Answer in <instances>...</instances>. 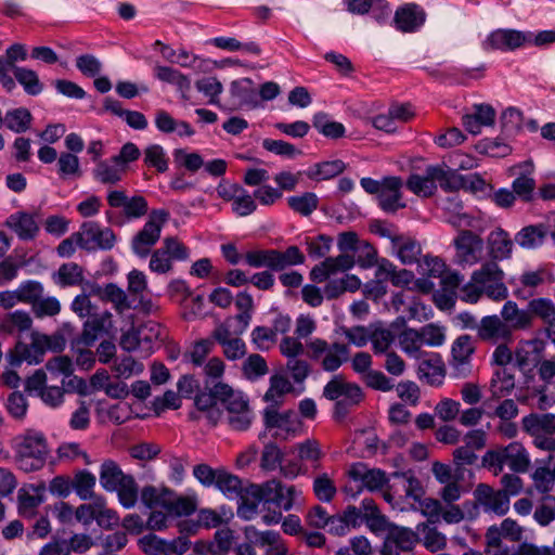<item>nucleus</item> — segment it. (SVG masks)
Instances as JSON below:
<instances>
[{
  "label": "nucleus",
  "instance_id": "nucleus-1",
  "mask_svg": "<svg viewBox=\"0 0 555 555\" xmlns=\"http://www.w3.org/2000/svg\"><path fill=\"white\" fill-rule=\"evenodd\" d=\"M280 351L288 359H297L304 353L305 347L307 356L311 360H321V366L326 372H334L338 370L345 362L348 361L350 350L347 344L334 341L328 344L323 338H313L306 343L299 341L298 337L286 336L280 343Z\"/></svg>",
  "mask_w": 555,
  "mask_h": 555
},
{
  "label": "nucleus",
  "instance_id": "nucleus-2",
  "mask_svg": "<svg viewBox=\"0 0 555 555\" xmlns=\"http://www.w3.org/2000/svg\"><path fill=\"white\" fill-rule=\"evenodd\" d=\"M437 182L447 191H456L464 186V179L446 165L428 166L425 175L412 173L405 185L416 196L430 197L437 191Z\"/></svg>",
  "mask_w": 555,
  "mask_h": 555
},
{
  "label": "nucleus",
  "instance_id": "nucleus-3",
  "mask_svg": "<svg viewBox=\"0 0 555 555\" xmlns=\"http://www.w3.org/2000/svg\"><path fill=\"white\" fill-rule=\"evenodd\" d=\"M482 466L498 476L506 464L516 474L527 473L531 466L529 452L521 442L514 441L505 447L488 450L482 459Z\"/></svg>",
  "mask_w": 555,
  "mask_h": 555
},
{
  "label": "nucleus",
  "instance_id": "nucleus-4",
  "mask_svg": "<svg viewBox=\"0 0 555 555\" xmlns=\"http://www.w3.org/2000/svg\"><path fill=\"white\" fill-rule=\"evenodd\" d=\"M522 430L532 438L533 446L542 451H555V414L532 412L521 418Z\"/></svg>",
  "mask_w": 555,
  "mask_h": 555
},
{
  "label": "nucleus",
  "instance_id": "nucleus-5",
  "mask_svg": "<svg viewBox=\"0 0 555 555\" xmlns=\"http://www.w3.org/2000/svg\"><path fill=\"white\" fill-rule=\"evenodd\" d=\"M30 340L29 345H16V351L20 354V359L16 360L17 364L23 360L28 363H39L47 351L61 352L66 346V339L61 333L47 335L34 331L30 334Z\"/></svg>",
  "mask_w": 555,
  "mask_h": 555
},
{
  "label": "nucleus",
  "instance_id": "nucleus-6",
  "mask_svg": "<svg viewBox=\"0 0 555 555\" xmlns=\"http://www.w3.org/2000/svg\"><path fill=\"white\" fill-rule=\"evenodd\" d=\"M524 528L512 518H505L500 526L488 528L486 539L487 555H508V548L503 545L502 539H508L512 542H519L522 539Z\"/></svg>",
  "mask_w": 555,
  "mask_h": 555
},
{
  "label": "nucleus",
  "instance_id": "nucleus-7",
  "mask_svg": "<svg viewBox=\"0 0 555 555\" xmlns=\"http://www.w3.org/2000/svg\"><path fill=\"white\" fill-rule=\"evenodd\" d=\"M169 214L166 210H152L149 220L145 222L132 240V249L139 257H146L151 248L160 237L162 229L166 223Z\"/></svg>",
  "mask_w": 555,
  "mask_h": 555
},
{
  "label": "nucleus",
  "instance_id": "nucleus-8",
  "mask_svg": "<svg viewBox=\"0 0 555 555\" xmlns=\"http://www.w3.org/2000/svg\"><path fill=\"white\" fill-rule=\"evenodd\" d=\"M503 279L504 272L496 263V260L493 259L482 263L472 274V281L480 284L483 287L485 294L493 300H503L507 297L508 293Z\"/></svg>",
  "mask_w": 555,
  "mask_h": 555
},
{
  "label": "nucleus",
  "instance_id": "nucleus-9",
  "mask_svg": "<svg viewBox=\"0 0 555 555\" xmlns=\"http://www.w3.org/2000/svg\"><path fill=\"white\" fill-rule=\"evenodd\" d=\"M455 261L461 267H473L483 258V240L470 230H461L454 238Z\"/></svg>",
  "mask_w": 555,
  "mask_h": 555
},
{
  "label": "nucleus",
  "instance_id": "nucleus-10",
  "mask_svg": "<svg viewBox=\"0 0 555 555\" xmlns=\"http://www.w3.org/2000/svg\"><path fill=\"white\" fill-rule=\"evenodd\" d=\"M234 333L232 317L216 325L211 338L222 347L223 356L231 361L240 360L247 353L245 341Z\"/></svg>",
  "mask_w": 555,
  "mask_h": 555
},
{
  "label": "nucleus",
  "instance_id": "nucleus-11",
  "mask_svg": "<svg viewBox=\"0 0 555 555\" xmlns=\"http://www.w3.org/2000/svg\"><path fill=\"white\" fill-rule=\"evenodd\" d=\"M25 389L29 392H36L42 402L51 408H57L64 402L67 390L64 379L61 386L48 385V376L43 370H36L26 379Z\"/></svg>",
  "mask_w": 555,
  "mask_h": 555
},
{
  "label": "nucleus",
  "instance_id": "nucleus-12",
  "mask_svg": "<svg viewBox=\"0 0 555 555\" xmlns=\"http://www.w3.org/2000/svg\"><path fill=\"white\" fill-rule=\"evenodd\" d=\"M76 245L86 250L111 249L116 241L109 228L102 229L95 222L82 223L80 230L74 233Z\"/></svg>",
  "mask_w": 555,
  "mask_h": 555
},
{
  "label": "nucleus",
  "instance_id": "nucleus-13",
  "mask_svg": "<svg viewBox=\"0 0 555 555\" xmlns=\"http://www.w3.org/2000/svg\"><path fill=\"white\" fill-rule=\"evenodd\" d=\"M188 256V248L177 237H166L162 247L152 254L149 267L153 272L164 274L172 269V259L184 260Z\"/></svg>",
  "mask_w": 555,
  "mask_h": 555
},
{
  "label": "nucleus",
  "instance_id": "nucleus-14",
  "mask_svg": "<svg viewBox=\"0 0 555 555\" xmlns=\"http://www.w3.org/2000/svg\"><path fill=\"white\" fill-rule=\"evenodd\" d=\"M47 455V446L42 437H25L18 447L17 463L25 472H33L41 468Z\"/></svg>",
  "mask_w": 555,
  "mask_h": 555
},
{
  "label": "nucleus",
  "instance_id": "nucleus-15",
  "mask_svg": "<svg viewBox=\"0 0 555 555\" xmlns=\"http://www.w3.org/2000/svg\"><path fill=\"white\" fill-rule=\"evenodd\" d=\"M264 425L267 428H276L281 433L276 436L282 439L294 437L302 430V422L293 410L279 412L276 408L270 406L264 411Z\"/></svg>",
  "mask_w": 555,
  "mask_h": 555
},
{
  "label": "nucleus",
  "instance_id": "nucleus-16",
  "mask_svg": "<svg viewBox=\"0 0 555 555\" xmlns=\"http://www.w3.org/2000/svg\"><path fill=\"white\" fill-rule=\"evenodd\" d=\"M385 531L387 533L380 550L382 555H399L411 551L417 542V533L409 528L389 524Z\"/></svg>",
  "mask_w": 555,
  "mask_h": 555
},
{
  "label": "nucleus",
  "instance_id": "nucleus-17",
  "mask_svg": "<svg viewBox=\"0 0 555 555\" xmlns=\"http://www.w3.org/2000/svg\"><path fill=\"white\" fill-rule=\"evenodd\" d=\"M138 544L146 555H183L190 546L183 537L167 541L152 533L140 538Z\"/></svg>",
  "mask_w": 555,
  "mask_h": 555
},
{
  "label": "nucleus",
  "instance_id": "nucleus-18",
  "mask_svg": "<svg viewBox=\"0 0 555 555\" xmlns=\"http://www.w3.org/2000/svg\"><path fill=\"white\" fill-rule=\"evenodd\" d=\"M480 340L496 345L500 341L512 340L511 327L498 315L483 317L477 326Z\"/></svg>",
  "mask_w": 555,
  "mask_h": 555
},
{
  "label": "nucleus",
  "instance_id": "nucleus-19",
  "mask_svg": "<svg viewBox=\"0 0 555 555\" xmlns=\"http://www.w3.org/2000/svg\"><path fill=\"white\" fill-rule=\"evenodd\" d=\"M323 396L328 400H341L348 401L349 404H358L362 398L363 392L361 388L345 380L341 375L334 376L324 387Z\"/></svg>",
  "mask_w": 555,
  "mask_h": 555
},
{
  "label": "nucleus",
  "instance_id": "nucleus-20",
  "mask_svg": "<svg viewBox=\"0 0 555 555\" xmlns=\"http://www.w3.org/2000/svg\"><path fill=\"white\" fill-rule=\"evenodd\" d=\"M474 495L486 511H490L496 515L503 516L509 509V499L505 495V492L494 490L489 485H478L474 491Z\"/></svg>",
  "mask_w": 555,
  "mask_h": 555
},
{
  "label": "nucleus",
  "instance_id": "nucleus-21",
  "mask_svg": "<svg viewBox=\"0 0 555 555\" xmlns=\"http://www.w3.org/2000/svg\"><path fill=\"white\" fill-rule=\"evenodd\" d=\"M348 475L354 481H360L371 492L383 490L389 482L385 472L379 468H369L364 463L352 464Z\"/></svg>",
  "mask_w": 555,
  "mask_h": 555
},
{
  "label": "nucleus",
  "instance_id": "nucleus-22",
  "mask_svg": "<svg viewBox=\"0 0 555 555\" xmlns=\"http://www.w3.org/2000/svg\"><path fill=\"white\" fill-rule=\"evenodd\" d=\"M402 186L403 182L399 177L384 178V186L378 196V203L383 210L393 212L405 207V204L401 203Z\"/></svg>",
  "mask_w": 555,
  "mask_h": 555
},
{
  "label": "nucleus",
  "instance_id": "nucleus-23",
  "mask_svg": "<svg viewBox=\"0 0 555 555\" xmlns=\"http://www.w3.org/2000/svg\"><path fill=\"white\" fill-rule=\"evenodd\" d=\"M248 537L258 547H266V555H295L288 550L279 532L249 530Z\"/></svg>",
  "mask_w": 555,
  "mask_h": 555
},
{
  "label": "nucleus",
  "instance_id": "nucleus-24",
  "mask_svg": "<svg viewBox=\"0 0 555 555\" xmlns=\"http://www.w3.org/2000/svg\"><path fill=\"white\" fill-rule=\"evenodd\" d=\"M391 490L399 499H413L417 501L422 498L424 491L420 480L411 473H395Z\"/></svg>",
  "mask_w": 555,
  "mask_h": 555
},
{
  "label": "nucleus",
  "instance_id": "nucleus-25",
  "mask_svg": "<svg viewBox=\"0 0 555 555\" xmlns=\"http://www.w3.org/2000/svg\"><path fill=\"white\" fill-rule=\"evenodd\" d=\"M522 33L513 29H496L489 35L483 46L487 50H514L525 42Z\"/></svg>",
  "mask_w": 555,
  "mask_h": 555
},
{
  "label": "nucleus",
  "instance_id": "nucleus-26",
  "mask_svg": "<svg viewBox=\"0 0 555 555\" xmlns=\"http://www.w3.org/2000/svg\"><path fill=\"white\" fill-rule=\"evenodd\" d=\"M425 22V13L415 4L399 8L393 16L396 28L403 33H412Z\"/></svg>",
  "mask_w": 555,
  "mask_h": 555
},
{
  "label": "nucleus",
  "instance_id": "nucleus-27",
  "mask_svg": "<svg viewBox=\"0 0 555 555\" xmlns=\"http://www.w3.org/2000/svg\"><path fill=\"white\" fill-rule=\"evenodd\" d=\"M501 320L509 327L511 333L517 330H527L532 325V317L528 310L519 309L514 301H506L501 310Z\"/></svg>",
  "mask_w": 555,
  "mask_h": 555
},
{
  "label": "nucleus",
  "instance_id": "nucleus-28",
  "mask_svg": "<svg viewBox=\"0 0 555 555\" xmlns=\"http://www.w3.org/2000/svg\"><path fill=\"white\" fill-rule=\"evenodd\" d=\"M495 119V111L490 105H476L472 114L463 117V124L466 130L473 134H478L482 126L493 125Z\"/></svg>",
  "mask_w": 555,
  "mask_h": 555
},
{
  "label": "nucleus",
  "instance_id": "nucleus-29",
  "mask_svg": "<svg viewBox=\"0 0 555 555\" xmlns=\"http://www.w3.org/2000/svg\"><path fill=\"white\" fill-rule=\"evenodd\" d=\"M488 250L491 259L502 260L512 254L513 242L508 234L501 228L491 231L487 238Z\"/></svg>",
  "mask_w": 555,
  "mask_h": 555
},
{
  "label": "nucleus",
  "instance_id": "nucleus-30",
  "mask_svg": "<svg viewBox=\"0 0 555 555\" xmlns=\"http://www.w3.org/2000/svg\"><path fill=\"white\" fill-rule=\"evenodd\" d=\"M5 225L14 231L22 240L34 238L39 230L34 217L26 212L11 215L7 219Z\"/></svg>",
  "mask_w": 555,
  "mask_h": 555
},
{
  "label": "nucleus",
  "instance_id": "nucleus-31",
  "mask_svg": "<svg viewBox=\"0 0 555 555\" xmlns=\"http://www.w3.org/2000/svg\"><path fill=\"white\" fill-rule=\"evenodd\" d=\"M519 168L522 169L524 172L513 181V192L522 201L530 202L533 198L535 190V180L530 177V173L533 170V164L528 160L520 164Z\"/></svg>",
  "mask_w": 555,
  "mask_h": 555
},
{
  "label": "nucleus",
  "instance_id": "nucleus-32",
  "mask_svg": "<svg viewBox=\"0 0 555 555\" xmlns=\"http://www.w3.org/2000/svg\"><path fill=\"white\" fill-rule=\"evenodd\" d=\"M515 388V376L506 369H499L493 373L489 390L493 399L508 396Z\"/></svg>",
  "mask_w": 555,
  "mask_h": 555
},
{
  "label": "nucleus",
  "instance_id": "nucleus-33",
  "mask_svg": "<svg viewBox=\"0 0 555 555\" xmlns=\"http://www.w3.org/2000/svg\"><path fill=\"white\" fill-rule=\"evenodd\" d=\"M235 543L234 531L228 527L219 528L214 535L212 541L203 544L209 555H228Z\"/></svg>",
  "mask_w": 555,
  "mask_h": 555
},
{
  "label": "nucleus",
  "instance_id": "nucleus-34",
  "mask_svg": "<svg viewBox=\"0 0 555 555\" xmlns=\"http://www.w3.org/2000/svg\"><path fill=\"white\" fill-rule=\"evenodd\" d=\"M392 249L403 264L416 262L421 255V246L412 238L391 237Z\"/></svg>",
  "mask_w": 555,
  "mask_h": 555
},
{
  "label": "nucleus",
  "instance_id": "nucleus-35",
  "mask_svg": "<svg viewBox=\"0 0 555 555\" xmlns=\"http://www.w3.org/2000/svg\"><path fill=\"white\" fill-rule=\"evenodd\" d=\"M90 403L81 399L75 400L72 406V412L68 415L69 428L75 431H85L90 426Z\"/></svg>",
  "mask_w": 555,
  "mask_h": 555
},
{
  "label": "nucleus",
  "instance_id": "nucleus-36",
  "mask_svg": "<svg viewBox=\"0 0 555 555\" xmlns=\"http://www.w3.org/2000/svg\"><path fill=\"white\" fill-rule=\"evenodd\" d=\"M235 305L240 313L233 317L234 333L242 335L249 326L251 320V311L254 308L253 298L250 295L242 293L237 296Z\"/></svg>",
  "mask_w": 555,
  "mask_h": 555
},
{
  "label": "nucleus",
  "instance_id": "nucleus-37",
  "mask_svg": "<svg viewBox=\"0 0 555 555\" xmlns=\"http://www.w3.org/2000/svg\"><path fill=\"white\" fill-rule=\"evenodd\" d=\"M155 75L160 81L176 85L181 91L182 98L188 99L186 93L191 89V80L188 76L172 67L162 65L155 66Z\"/></svg>",
  "mask_w": 555,
  "mask_h": 555
},
{
  "label": "nucleus",
  "instance_id": "nucleus-38",
  "mask_svg": "<svg viewBox=\"0 0 555 555\" xmlns=\"http://www.w3.org/2000/svg\"><path fill=\"white\" fill-rule=\"evenodd\" d=\"M398 344L401 350L411 358L421 359L424 354V346L418 331L415 328H404L398 335Z\"/></svg>",
  "mask_w": 555,
  "mask_h": 555
},
{
  "label": "nucleus",
  "instance_id": "nucleus-39",
  "mask_svg": "<svg viewBox=\"0 0 555 555\" xmlns=\"http://www.w3.org/2000/svg\"><path fill=\"white\" fill-rule=\"evenodd\" d=\"M129 476L114 461H105L101 466L100 483L106 491H115Z\"/></svg>",
  "mask_w": 555,
  "mask_h": 555
},
{
  "label": "nucleus",
  "instance_id": "nucleus-40",
  "mask_svg": "<svg viewBox=\"0 0 555 555\" xmlns=\"http://www.w3.org/2000/svg\"><path fill=\"white\" fill-rule=\"evenodd\" d=\"M164 508L173 516H188L196 509L195 500L188 496H176L168 490V496L164 501Z\"/></svg>",
  "mask_w": 555,
  "mask_h": 555
},
{
  "label": "nucleus",
  "instance_id": "nucleus-41",
  "mask_svg": "<svg viewBox=\"0 0 555 555\" xmlns=\"http://www.w3.org/2000/svg\"><path fill=\"white\" fill-rule=\"evenodd\" d=\"M230 91L233 96L241 100V105H248L255 108L259 104L257 92L249 78L232 81Z\"/></svg>",
  "mask_w": 555,
  "mask_h": 555
},
{
  "label": "nucleus",
  "instance_id": "nucleus-42",
  "mask_svg": "<svg viewBox=\"0 0 555 555\" xmlns=\"http://www.w3.org/2000/svg\"><path fill=\"white\" fill-rule=\"evenodd\" d=\"M545 271H526L519 276L521 287L515 291L516 297H531L534 295V289L545 282Z\"/></svg>",
  "mask_w": 555,
  "mask_h": 555
},
{
  "label": "nucleus",
  "instance_id": "nucleus-43",
  "mask_svg": "<svg viewBox=\"0 0 555 555\" xmlns=\"http://www.w3.org/2000/svg\"><path fill=\"white\" fill-rule=\"evenodd\" d=\"M125 172L126 166L120 165L118 162H113V158L111 163H99L94 170L95 178L104 184L117 183Z\"/></svg>",
  "mask_w": 555,
  "mask_h": 555
},
{
  "label": "nucleus",
  "instance_id": "nucleus-44",
  "mask_svg": "<svg viewBox=\"0 0 555 555\" xmlns=\"http://www.w3.org/2000/svg\"><path fill=\"white\" fill-rule=\"evenodd\" d=\"M546 236L543 225H528L516 235V242L522 248L531 249L542 245Z\"/></svg>",
  "mask_w": 555,
  "mask_h": 555
},
{
  "label": "nucleus",
  "instance_id": "nucleus-45",
  "mask_svg": "<svg viewBox=\"0 0 555 555\" xmlns=\"http://www.w3.org/2000/svg\"><path fill=\"white\" fill-rule=\"evenodd\" d=\"M363 519L373 532L384 531L389 525L373 500L362 502Z\"/></svg>",
  "mask_w": 555,
  "mask_h": 555
},
{
  "label": "nucleus",
  "instance_id": "nucleus-46",
  "mask_svg": "<svg viewBox=\"0 0 555 555\" xmlns=\"http://www.w3.org/2000/svg\"><path fill=\"white\" fill-rule=\"evenodd\" d=\"M292 390L289 380L283 375H273L270 378V387L264 393V401L272 403L276 406L282 403L285 393Z\"/></svg>",
  "mask_w": 555,
  "mask_h": 555
},
{
  "label": "nucleus",
  "instance_id": "nucleus-47",
  "mask_svg": "<svg viewBox=\"0 0 555 555\" xmlns=\"http://www.w3.org/2000/svg\"><path fill=\"white\" fill-rule=\"evenodd\" d=\"M31 489L35 491L34 494H31L26 488H22L18 491L20 512L25 516H31L34 514V509L43 501L42 493L44 487H31Z\"/></svg>",
  "mask_w": 555,
  "mask_h": 555
},
{
  "label": "nucleus",
  "instance_id": "nucleus-48",
  "mask_svg": "<svg viewBox=\"0 0 555 555\" xmlns=\"http://www.w3.org/2000/svg\"><path fill=\"white\" fill-rule=\"evenodd\" d=\"M416 533L422 535L424 546L430 552H438L447 545L446 537L428 524H420Z\"/></svg>",
  "mask_w": 555,
  "mask_h": 555
},
{
  "label": "nucleus",
  "instance_id": "nucleus-49",
  "mask_svg": "<svg viewBox=\"0 0 555 555\" xmlns=\"http://www.w3.org/2000/svg\"><path fill=\"white\" fill-rule=\"evenodd\" d=\"M103 302H109L118 314H124L132 308L129 295L115 283H108Z\"/></svg>",
  "mask_w": 555,
  "mask_h": 555
},
{
  "label": "nucleus",
  "instance_id": "nucleus-50",
  "mask_svg": "<svg viewBox=\"0 0 555 555\" xmlns=\"http://www.w3.org/2000/svg\"><path fill=\"white\" fill-rule=\"evenodd\" d=\"M95 476L87 470L78 472L73 479V488L81 500H92L94 494Z\"/></svg>",
  "mask_w": 555,
  "mask_h": 555
},
{
  "label": "nucleus",
  "instance_id": "nucleus-51",
  "mask_svg": "<svg viewBox=\"0 0 555 555\" xmlns=\"http://www.w3.org/2000/svg\"><path fill=\"white\" fill-rule=\"evenodd\" d=\"M33 324L34 321L29 312L24 310H16L5 315L3 327L8 333L11 334L15 332L23 333L30 331Z\"/></svg>",
  "mask_w": 555,
  "mask_h": 555
},
{
  "label": "nucleus",
  "instance_id": "nucleus-52",
  "mask_svg": "<svg viewBox=\"0 0 555 555\" xmlns=\"http://www.w3.org/2000/svg\"><path fill=\"white\" fill-rule=\"evenodd\" d=\"M31 120L30 112L23 107L9 111L4 116L5 126L16 133L25 132L30 127Z\"/></svg>",
  "mask_w": 555,
  "mask_h": 555
},
{
  "label": "nucleus",
  "instance_id": "nucleus-53",
  "mask_svg": "<svg viewBox=\"0 0 555 555\" xmlns=\"http://www.w3.org/2000/svg\"><path fill=\"white\" fill-rule=\"evenodd\" d=\"M284 455V452L275 442H268L261 452L260 467L266 472H273L280 468Z\"/></svg>",
  "mask_w": 555,
  "mask_h": 555
},
{
  "label": "nucleus",
  "instance_id": "nucleus-54",
  "mask_svg": "<svg viewBox=\"0 0 555 555\" xmlns=\"http://www.w3.org/2000/svg\"><path fill=\"white\" fill-rule=\"evenodd\" d=\"M245 259L250 267H268L278 271L276 249L251 250L245 255Z\"/></svg>",
  "mask_w": 555,
  "mask_h": 555
},
{
  "label": "nucleus",
  "instance_id": "nucleus-55",
  "mask_svg": "<svg viewBox=\"0 0 555 555\" xmlns=\"http://www.w3.org/2000/svg\"><path fill=\"white\" fill-rule=\"evenodd\" d=\"M421 378L429 385H440L443 380L446 370L440 361L424 360L418 367Z\"/></svg>",
  "mask_w": 555,
  "mask_h": 555
},
{
  "label": "nucleus",
  "instance_id": "nucleus-56",
  "mask_svg": "<svg viewBox=\"0 0 555 555\" xmlns=\"http://www.w3.org/2000/svg\"><path fill=\"white\" fill-rule=\"evenodd\" d=\"M142 339L145 356L153 352V343L163 338V328L160 324L154 321H147L138 327Z\"/></svg>",
  "mask_w": 555,
  "mask_h": 555
},
{
  "label": "nucleus",
  "instance_id": "nucleus-57",
  "mask_svg": "<svg viewBox=\"0 0 555 555\" xmlns=\"http://www.w3.org/2000/svg\"><path fill=\"white\" fill-rule=\"evenodd\" d=\"M533 519L542 527L555 520V496L545 495L533 512Z\"/></svg>",
  "mask_w": 555,
  "mask_h": 555
},
{
  "label": "nucleus",
  "instance_id": "nucleus-58",
  "mask_svg": "<svg viewBox=\"0 0 555 555\" xmlns=\"http://www.w3.org/2000/svg\"><path fill=\"white\" fill-rule=\"evenodd\" d=\"M13 74L28 94L36 95L42 91V85L40 83L39 77L33 69L24 67L14 68Z\"/></svg>",
  "mask_w": 555,
  "mask_h": 555
},
{
  "label": "nucleus",
  "instance_id": "nucleus-59",
  "mask_svg": "<svg viewBox=\"0 0 555 555\" xmlns=\"http://www.w3.org/2000/svg\"><path fill=\"white\" fill-rule=\"evenodd\" d=\"M116 377L129 378L132 375H139L144 371V365L131 356H125L113 365Z\"/></svg>",
  "mask_w": 555,
  "mask_h": 555
},
{
  "label": "nucleus",
  "instance_id": "nucleus-60",
  "mask_svg": "<svg viewBox=\"0 0 555 555\" xmlns=\"http://www.w3.org/2000/svg\"><path fill=\"white\" fill-rule=\"evenodd\" d=\"M281 490L282 482L278 479H271L262 485L253 487L250 493L258 501L274 503L276 495Z\"/></svg>",
  "mask_w": 555,
  "mask_h": 555
},
{
  "label": "nucleus",
  "instance_id": "nucleus-61",
  "mask_svg": "<svg viewBox=\"0 0 555 555\" xmlns=\"http://www.w3.org/2000/svg\"><path fill=\"white\" fill-rule=\"evenodd\" d=\"M345 168L346 166L343 160L335 159L318 164L315 170L309 171L307 175L310 179L327 180L341 173Z\"/></svg>",
  "mask_w": 555,
  "mask_h": 555
},
{
  "label": "nucleus",
  "instance_id": "nucleus-62",
  "mask_svg": "<svg viewBox=\"0 0 555 555\" xmlns=\"http://www.w3.org/2000/svg\"><path fill=\"white\" fill-rule=\"evenodd\" d=\"M46 373L54 375H62L64 378L70 377L74 373V365L67 356H56L51 359H49L46 364L44 369Z\"/></svg>",
  "mask_w": 555,
  "mask_h": 555
},
{
  "label": "nucleus",
  "instance_id": "nucleus-63",
  "mask_svg": "<svg viewBox=\"0 0 555 555\" xmlns=\"http://www.w3.org/2000/svg\"><path fill=\"white\" fill-rule=\"evenodd\" d=\"M118 492V499L122 506L130 508L134 506L138 500V485L130 475L115 490Z\"/></svg>",
  "mask_w": 555,
  "mask_h": 555
},
{
  "label": "nucleus",
  "instance_id": "nucleus-64",
  "mask_svg": "<svg viewBox=\"0 0 555 555\" xmlns=\"http://www.w3.org/2000/svg\"><path fill=\"white\" fill-rule=\"evenodd\" d=\"M474 351L475 346L468 335L460 336L452 347L453 359L460 365L466 364Z\"/></svg>",
  "mask_w": 555,
  "mask_h": 555
}]
</instances>
